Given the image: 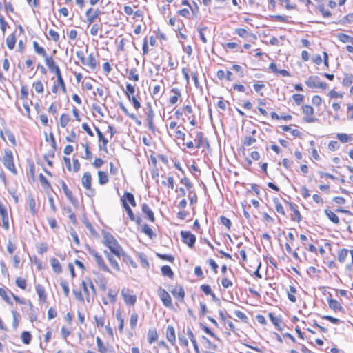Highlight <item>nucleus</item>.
<instances>
[{
    "instance_id": "20",
    "label": "nucleus",
    "mask_w": 353,
    "mask_h": 353,
    "mask_svg": "<svg viewBox=\"0 0 353 353\" xmlns=\"http://www.w3.org/2000/svg\"><path fill=\"white\" fill-rule=\"evenodd\" d=\"M123 205H124V201L129 202L132 206L136 205L134 195L130 192H125L122 197Z\"/></svg>"
},
{
    "instance_id": "15",
    "label": "nucleus",
    "mask_w": 353,
    "mask_h": 353,
    "mask_svg": "<svg viewBox=\"0 0 353 353\" xmlns=\"http://www.w3.org/2000/svg\"><path fill=\"white\" fill-rule=\"evenodd\" d=\"M1 137L3 140H6V139L12 144V145H16V139L14 135L9 130H6L3 133L1 132Z\"/></svg>"
},
{
    "instance_id": "9",
    "label": "nucleus",
    "mask_w": 353,
    "mask_h": 353,
    "mask_svg": "<svg viewBox=\"0 0 353 353\" xmlns=\"http://www.w3.org/2000/svg\"><path fill=\"white\" fill-rule=\"evenodd\" d=\"M60 183L67 199L72 204L76 205L78 203V201L77 198L73 196L72 192L68 189L66 183L63 181H61Z\"/></svg>"
},
{
    "instance_id": "2",
    "label": "nucleus",
    "mask_w": 353,
    "mask_h": 353,
    "mask_svg": "<svg viewBox=\"0 0 353 353\" xmlns=\"http://www.w3.org/2000/svg\"><path fill=\"white\" fill-rule=\"evenodd\" d=\"M89 254L94 258L99 268L106 272H111L108 266L105 263L102 256L94 250H89Z\"/></svg>"
},
{
    "instance_id": "55",
    "label": "nucleus",
    "mask_w": 353,
    "mask_h": 353,
    "mask_svg": "<svg viewBox=\"0 0 353 353\" xmlns=\"http://www.w3.org/2000/svg\"><path fill=\"white\" fill-rule=\"evenodd\" d=\"M1 219H2V226L3 228L6 230H8L9 229V219H8V214H4L3 216H1Z\"/></svg>"
},
{
    "instance_id": "8",
    "label": "nucleus",
    "mask_w": 353,
    "mask_h": 353,
    "mask_svg": "<svg viewBox=\"0 0 353 353\" xmlns=\"http://www.w3.org/2000/svg\"><path fill=\"white\" fill-rule=\"evenodd\" d=\"M303 112L307 116L305 117L304 121L306 123H313L314 122L316 119L313 117L312 115L314 114V108L308 105H305L302 107Z\"/></svg>"
},
{
    "instance_id": "33",
    "label": "nucleus",
    "mask_w": 353,
    "mask_h": 353,
    "mask_svg": "<svg viewBox=\"0 0 353 353\" xmlns=\"http://www.w3.org/2000/svg\"><path fill=\"white\" fill-rule=\"evenodd\" d=\"M33 47L34 49V51L38 54L43 57L44 58L47 56L46 50L43 47H41L39 46L38 43L37 41L33 42Z\"/></svg>"
},
{
    "instance_id": "37",
    "label": "nucleus",
    "mask_w": 353,
    "mask_h": 353,
    "mask_svg": "<svg viewBox=\"0 0 353 353\" xmlns=\"http://www.w3.org/2000/svg\"><path fill=\"white\" fill-rule=\"evenodd\" d=\"M116 318L117 321L119 322V330L122 332L124 327V319L122 317L121 312L120 311H117Z\"/></svg>"
},
{
    "instance_id": "36",
    "label": "nucleus",
    "mask_w": 353,
    "mask_h": 353,
    "mask_svg": "<svg viewBox=\"0 0 353 353\" xmlns=\"http://www.w3.org/2000/svg\"><path fill=\"white\" fill-rule=\"evenodd\" d=\"M45 61L46 65L48 67L50 71L57 66L52 57L46 56L45 57Z\"/></svg>"
},
{
    "instance_id": "51",
    "label": "nucleus",
    "mask_w": 353,
    "mask_h": 353,
    "mask_svg": "<svg viewBox=\"0 0 353 353\" xmlns=\"http://www.w3.org/2000/svg\"><path fill=\"white\" fill-rule=\"evenodd\" d=\"M28 206L30 208V210L32 214H35L36 212V202L35 200L30 197L28 199Z\"/></svg>"
},
{
    "instance_id": "7",
    "label": "nucleus",
    "mask_w": 353,
    "mask_h": 353,
    "mask_svg": "<svg viewBox=\"0 0 353 353\" xmlns=\"http://www.w3.org/2000/svg\"><path fill=\"white\" fill-rule=\"evenodd\" d=\"M181 235L183 243L192 248L196 241V236L188 231H181Z\"/></svg>"
},
{
    "instance_id": "3",
    "label": "nucleus",
    "mask_w": 353,
    "mask_h": 353,
    "mask_svg": "<svg viewBox=\"0 0 353 353\" xmlns=\"http://www.w3.org/2000/svg\"><path fill=\"white\" fill-rule=\"evenodd\" d=\"M3 163L4 166L12 173L17 174V170L13 162L12 152L10 150H5V155L3 157Z\"/></svg>"
},
{
    "instance_id": "32",
    "label": "nucleus",
    "mask_w": 353,
    "mask_h": 353,
    "mask_svg": "<svg viewBox=\"0 0 353 353\" xmlns=\"http://www.w3.org/2000/svg\"><path fill=\"white\" fill-rule=\"evenodd\" d=\"M273 203H274V208H275L276 212L282 215H284L285 214L284 208L282 206L281 203L279 202V199L274 198L273 199Z\"/></svg>"
},
{
    "instance_id": "42",
    "label": "nucleus",
    "mask_w": 353,
    "mask_h": 353,
    "mask_svg": "<svg viewBox=\"0 0 353 353\" xmlns=\"http://www.w3.org/2000/svg\"><path fill=\"white\" fill-rule=\"evenodd\" d=\"M281 128H282V130L285 132L290 131L294 137H299L301 134V132L299 130H297V129L292 130L291 128L288 125H283Z\"/></svg>"
},
{
    "instance_id": "48",
    "label": "nucleus",
    "mask_w": 353,
    "mask_h": 353,
    "mask_svg": "<svg viewBox=\"0 0 353 353\" xmlns=\"http://www.w3.org/2000/svg\"><path fill=\"white\" fill-rule=\"evenodd\" d=\"M33 87L37 93H43V85L41 81H38L33 84Z\"/></svg>"
},
{
    "instance_id": "1",
    "label": "nucleus",
    "mask_w": 353,
    "mask_h": 353,
    "mask_svg": "<svg viewBox=\"0 0 353 353\" xmlns=\"http://www.w3.org/2000/svg\"><path fill=\"white\" fill-rule=\"evenodd\" d=\"M103 243L115 256H119L120 255L123 254V248L111 234L105 232L103 234Z\"/></svg>"
},
{
    "instance_id": "12",
    "label": "nucleus",
    "mask_w": 353,
    "mask_h": 353,
    "mask_svg": "<svg viewBox=\"0 0 353 353\" xmlns=\"http://www.w3.org/2000/svg\"><path fill=\"white\" fill-rule=\"evenodd\" d=\"M105 256L108 258L110 265L112 266V268L117 272L120 271V267L116 259L114 258L112 254L110 253L109 252L105 250L103 252Z\"/></svg>"
},
{
    "instance_id": "47",
    "label": "nucleus",
    "mask_w": 353,
    "mask_h": 353,
    "mask_svg": "<svg viewBox=\"0 0 353 353\" xmlns=\"http://www.w3.org/2000/svg\"><path fill=\"white\" fill-rule=\"evenodd\" d=\"M0 296L8 303H11V300L9 296L8 295L7 291L6 289L0 288Z\"/></svg>"
},
{
    "instance_id": "58",
    "label": "nucleus",
    "mask_w": 353,
    "mask_h": 353,
    "mask_svg": "<svg viewBox=\"0 0 353 353\" xmlns=\"http://www.w3.org/2000/svg\"><path fill=\"white\" fill-rule=\"evenodd\" d=\"M292 98L297 105H300L303 101L304 99L303 95L300 94H294L292 96Z\"/></svg>"
},
{
    "instance_id": "23",
    "label": "nucleus",
    "mask_w": 353,
    "mask_h": 353,
    "mask_svg": "<svg viewBox=\"0 0 353 353\" xmlns=\"http://www.w3.org/2000/svg\"><path fill=\"white\" fill-rule=\"evenodd\" d=\"M325 214L332 223L335 224H338L339 223V219L338 216L332 211L326 209L325 210Z\"/></svg>"
},
{
    "instance_id": "46",
    "label": "nucleus",
    "mask_w": 353,
    "mask_h": 353,
    "mask_svg": "<svg viewBox=\"0 0 353 353\" xmlns=\"http://www.w3.org/2000/svg\"><path fill=\"white\" fill-rule=\"evenodd\" d=\"M353 81V75L346 74H345V77L343 79L342 83L343 85L348 86L350 85Z\"/></svg>"
},
{
    "instance_id": "19",
    "label": "nucleus",
    "mask_w": 353,
    "mask_h": 353,
    "mask_svg": "<svg viewBox=\"0 0 353 353\" xmlns=\"http://www.w3.org/2000/svg\"><path fill=\"white\" fill-rule=\"evenodd\" d=\"M153 118H154V112H153V110L152 109H150L148 113L146 120L148 122V128L152 132H154V130H155V127H154V125L153 123Z\"/></svg>"
},
{
    "instance_id": "44",
    "label": "nucleus",
    "mask_w": 353,
    "mask_h": 353,
    "mask_svg": "<svg viewBox=\"0 0 353 353\" xmlns=\"http://www.w3.org/2000/svg\"><path fill=\"white\" fill-rule=\"evenodd\" d=\"M336 137L341 143H346L352 139L350 136L345 133H338Z\"/></svg>"
},
{
    "instance_id": "34",
    "label": "nucleus",
    "mask_w": 353,
    "mask_h": 353,
    "mask_svg": "<svg viewBox=\"0 0 353 353\" xmlns=\"http://www.w3.org/2000/svg\"><path fill=\"white\" fill-rule=\"evenodd\" d=\"M171 91L174 93V95L170 97V103L171 104H175L181 97V93L177 88H173Z\"/></svg>"
},
{
    "instance_id": "6",
    "label": "nucleus",
    "mask_w": 353,
    "mask_h": 353,
    "mask_svg": "<svg viewBox=\"0 0 353 353\" xmlns=\"http://www.w3.org/2000/svg\"><path fill=\"white\" fill-rule=\"evenodd\" d=\"M157 294L165 307H171L172 306L171 296L165 290L159 288L157 290Z\"/></svg>"
},
{
    "instance_id": "24",
    "label": "nucleus",
    "mask_w": 353,
    "mask_h": 353,
    "mask_svg": "<svg viewBox=\"0 0 353 353\" xmlns=\"http://www.w3.org/2000/svg\"><path fill=\"white\" fill-rule=\"evenodd\" d=\"M158 339V334L155 329H150L148 333V341L150 344L153 343Z\"/></svg>"
},
{
    "instance_id": "52",
    "label": "nucleus",
    "mask_w": 353,
    "mask_h": 353,
    "mask_svg": "<svg viewBox=\"0 0 353 353\" xmlns=\"http://www.w3.org/2000/svg\"><path fill=\"white\" fill-rule=\"evenodd\" d=\"M60 285L61 286V288L63 290V293H64L65 296H68L70 290H69L68 282L65 281H61L60 283Z\"/></svg>"
},
{
    "instance_id": "28",
    "label": "nucleus",
    "mask_w": 353,
    "mask_h": 353,
    "mask_svg": "<svg viewBox=\"0 0 353 353\" xmlns=\"http://www.w3.org/2000/svg\"><path fill=\"white\" fill-rule=\"evenodd\" d=\"M337 38L343 43H353V37L343 33L338 34Z\"/></svg>"
},
{
    "instance_id": "49",
    "label": "nucleus",
    "mask_w": 353,
    "mask_h": 353,
    "mask_svg": "<svg viewBox=\"0 0 353 353\" xmlns=\"http://www.w3.org/2000/svg\"><path fill=\"white\" fill-rule=\"evenodd\" d=\"M203 134L201 132H198L195 138L196 147L200 148L202 144Z\"/></svg>"
},
{
    "instance_id": "50",
    "label": "nucleus",
    "mask_w": 353,
    "mask_h": 353,
    "mask_svg": "<svg viewBox=\"0 0 353 353\" xmlns=\"http://www.w3.org/2000/svg\"><path fill=\"white\" fill-rule=\"evenodd\" d=\"M203 339L206 343L205 347L209 348V349H212L213 350H217V348H218L217 345L216 344H214V343H212L208 339H207L205 336H203Z\"/></svg>"
},
{
    "instance_id": "26",
    "label": "nucleus",
    "mask_w": 353,
    "mask_h": 353,
    "mask_svg": "<svg viewBox=\"0 0 353 353\" xmlns=\"http://www.w3.org/2000/svg\"><path fill=\"white\" fill-rule=\"evenodd\" d=\"M119 258H122L123 261L125 262L127 264L132 265L133 268H137L136 263L132 260V259L126 254L123 250V254L118 256Z\"/></svg>"
},
{
    "instance_id": "14",
    "label": "nucleus",
    "mask_w": 353,
    "mask_h": 353,
    "mask_svg": "<svg viewBox=\"0 0 353 353\" xmlns=\"http://www.w3.org/2000/svg\"><path fill=\"white\" fill-rule=\"evenodd\" d=\"M171 293L173 294L174 297H176L179 301H183L185 296V292L182 287L178 286L175 287L172 291Z\"/></svg>"
},
{
    "instance_id": "4",
    "label": "nucleus",
    "mask_w": 353,
    "mask_h": 353,
    "mask_svg": "<svg viewBox=\"0 0 353 353\" xmlns=\"http://www.w3.org/2000/svg\"><path fill=\"white\" fill-rule=\"evenodd\" d=\"M305 84L312 88H318L323 90L327 88V83L322 82L320 81L319 78L317 76H312L310 77L307 80L305 81Z\"/></svg>"
},
{
    "instance_id": "40",
    "label": "nucleus",
    "mask_w": 353,
    "mask_h": 353,
    "mask_svg": "<svg viewBox=\"0 0 353 353\" xmlns=\"http://www.w3.org/2000/svg\"><path fill=\"white\" fill-rule=\"evenodd\" d=\"M70 121V117L68 114H63L60 117L59 123L62 128H65Z\"/></svg>"
},
{
    "instance_id": "43",
    "label": "nucleus",
    "mask_w": 353,
    "mask_h": 353,
    "mask_svg": "<svg viewBox=\"0 0 353 353\" xmlns=\"http://www.w3.org/2000/svg\"><path fill=\"white\" fill-rule=\"evenodd\" d=\"M96 342L99 352L101 353H105L107 349L103 345L101 339L99 337H97Z\"/></svg>"
},
{
    "instance_id": "11",
    "label": "nucleus",
    "mask_w": 353,
    "mask_h": 353,
    "mask_svg": "<svg viewBox=\"0 0 353 353\" xmlns=\"http://www.w3.org/2000/svg\"><path fill=\"white\" fill-rule=\"evenodd\" d=\"M84 65L88 67L92 70H94L97 68V63L93 53H90L88 58H86Z\"/></svg>"
},
{
    "instance_id": "16",
    "label": "nucleus",
    "mask_w": 353,
    "mask_h": 353,
    "mask_svg": "<svg viewBox=\"0 0 353 353\" xmlns=\"http://www.w3.org/2000/svg\"><path fill=\"white\" fill-rule=\"evenodd\" d=\"M142 211L151 222H154L155 218L154 213L146 203L142 205Z\"/></svg>"
},
{
    "instance_id": "21",
    "label": "nucleus",
    "mask_w": 353,
    "mask_h": 353,
    "mask_svg": "<svg viewBox=\"0 0 353 353\" xmlns=\"http://www.w3.org/2000/svg\"><path fill=\"white\" fill-rule=\"evenodd\" d=\"M166 336L167 339L172 343L175 341L176 336H175V331L172 326H168L166 329Z\"/></svg>"
},
{
    "instance_id": "56",
    "label": "nucleus",
    "mask_w": 353,
    "mask_h": 353,
    "mask_svg": "<svg viewBox=\"0 0 353 353\" xmlns=\"http://www.w3.org/2000/svg\"><path fill=\"white\" fill-rule=\"evenodd\" d=\"M235 33L242 38H245L248 35V32L244 28H236Z\"/></svg>"
},
{
    "instance_id": "41",
    "label": "nucleus",
    "mask_w": 353,
    "mask_h": 353,
    "mask_svg": "<svg viewBox=\"0 0 353 353\" xmlns=\"http://www.w3.org/2000/svg\"><path fill=\"white\" fill-rule=\"evenodd\" d=\"M129 79L132 80L134 81H138L139 79V76L137 72L136 68H131L129 72Z\"/></svg>"
},
{
    "instance_id": "29",
    "label": "nucleus",
    "mask_w": 353,
    "mask_h": 353,
    "mask_svg": "<svg viewBox=\"0 0 353 353\" xmlns=\"http://www.w3.org/2000/svg\"><path fill=\"white\" fill-rule=\"evenodd\" d=\"M161 273L163 276H166L170 279L173 278L174 273L169 265H163L161 268Z\"/></svg>"
},
{
    "instance_id": "5",
    "label": "nucleus",
    "mask_w": 353,
    "mask_h": 353,
    "mask_svg": "<svg viewBox=\"0 0 353 353\" xmlns=\"http://www.w3.org/2000/svg\"><path fill=\"white\" fill-rule=\"evenodd\" d=\"M121 293L126 304L131 305H134L137 301V297L132 293L130 289L124 288L121 290Z\"/></svg>"
},
{
    "instance_id": "59",
    "label": "nucleus",
    "mask_w": 353,
    "mask_h": 353,
    "mask_svg": "<svg viewBox=\"0 0 353 353\" xmlns=\"http://www.w3.org/2000/svg\"><path fill=\"white\" fill-rule=\"evenodd\" d=\"M339 148V144L336 141H331L328 144V148L331 151H335Z\"/></svg>"
},
{
    "instance_id": "27",
    "label": "nucleus",
    "mask_w": 353,
    "mask_h": 353,
    "mask_svg": "<svg viewBox=\"0 0 353 353\" xmlns=\"http://www.w3.org/2000/svg\"><path fill=\"white\" fill-rule=\"evenodd\" d=\"M99 176V183L101 185H104L107 183L109 181L108 175L107 172L99 171L98 172Z\"/></svg>"
},
{
    "instance_id": "61",
    "label": "nucleus",
    "mask_w": 353,
    "mask_h": 353,
    "mask_svg": "<svg viewBox=\"0 0 353 353\" xmlns=\"http://www.w3.org/2000/svg\"><path fill=\"white\" fill-rule=\"evenodd\" d=\"M143 232L150 238H152L154 234L152 230L148 225H143Z\"/></svg>"
},
{
    "instance_id": "17",
    "label": "nucleus",
    "mask_w": 353,
    "mask_h": 353,
    "mask_svg": "<svg viewBox=\"0 0 353 353\" xmlns=\"http://www.w3.org/2000/svg\"><path fill=\"white\" fill-rule=\"evenodd\" d=\"M328 305L329 307L335 312H342L343 310V307L341 305L339 301L335 299L328 300Z\"/></svg>"
},
{
    "instance_id": "31",
    "label": "nucleus",
    "mask_w": 353,
    "mask_h": 353,
    "mask_svg": "<svg viewBox=\"0 0 353 353\" xmlns=\"http://www.w3.org/2000/svg\"><path fill=\"white\" fill-rule=\"evenodd\" d=\"M134 93H135L134 86L131 85L130 83H127L125 94L129 101H131V97H133Z\"/></svg>"
},
{
    "instance_id": "57",
    "label": "nucleus",
    "mask_w": 353,
    "mask_h": 353,
    "mask_svg": "<svg viewBox=\"0 0 353 353\" xmlns=\"http://www.w3.org/2000/svg\"><path fill=\"white\" fill-rule=\"evenodd\" d=\"M256 141V139L252 137H246L243 141V144L245 146H250Z\"/></svg>"
},
{
    "instance_id": "35",
    "label": "nucleus",
    "mask_w": 353,
    "mask_h": 353,
    "mask_svg": "<svg viewBox=\"0 0 353 353\" xmlns=\"http://www.w3.org/2000/svg\"><path fill=\"white\" fill-rule=\"evenodd\" d=\"M36 290L39 299L43 301H46V295L45 294L44 288L41 285H37L36 287Z\"/></svg>"
},
{
    "instance_id": "53",
    "label": "nucleus",
    "mask_w": 353,
    "mask_h": 353,
    "mask_svg": "<svg viewBox=\"0 0 353 353\" xmlns=\"http://www.w3.org/2000/svg\"><path fill=\"white\" fill-rule=\"evenodd\" d=\"M119 106L121 108V109L122 110V111L128 116L129 117L130 119H136V116L135 114H132V113H130L128 110V109L125 107V105L122 103H119Z\"/></svg>"
},
{
    "instance_id": "25",
    "label": "nucleus",
    "mask_w": 353,
    "mask_h": 353,
    "mask_svg": "<svg viewBox=\"0 0 353 353\" xmlns=\"http://www.w3.org/2000/svg\"><path fill=\"white\" fill-rule=\"evenodd\" d=\"M50 264L54 272L57 273H60L61 272V265L57 259L52 258L50 259Z\"/></svg>"
},
{
    "instance_id": "39",
    "label": "nucleus",
    "mask_w": 353,
    "mask_h": 353,
    "mask_svg": "<svg viewBox=\"0 0 353 353\" xmlns=\"http://www.w3.org/2000/svg\"><path fill=\"white\" fill-rule=\"evenodd\" d=\"M21 339L23 343L29 344L32 339V336L28 332H23L21 335Z\"/></svg>"
},
{
    "instance_id": "45",
    "label": "nucleus",
    "mask_w": 353,
    "mask_h": 353,
    "mask_svg": "<svg viewBox=\"0 0 353 353\" xmlns=\"http://www.w3.org/2000/svg\"><path fill=\"white\" fill-rule=\"evenodd\" d=\"M208 30V28L207 27H203V28H198V31H199V37H200V39L201 40V41L203 43H207V39L205 36V32Z\"/></svg>"
},
{
    "instance_id": "38",
    "label": "nucleus",
    "mask_w": 353,
    "mask_h": 353,
    "mask_svg": "<svg viewBox=\"0 0 353 353\" xmlns=\"http://www.w3.org/2000/svg\"><path fill=\"white\" fill-rule=\"evenodd\" d=\"M138 321V314L136 312H133L130 315V325L132 330L135 329Z\"/></svg>"
},
{
    "instance_id": "30",
    "label": "nucleus",
    "mask_w": 353,
    "mask_h": 353,
    "mask_svg": "<svg viewBox=\"0 0 353 353\" xmlns=\"http://www.w3.org/2000/svg\"><path fill=\"white\" fill-rule=\"evenodd\" d=\"M16 43V37L14 34L8 36L6 39V45L8 48L10 50H12L14 48Z\"/></svg>"
},
{
    "instance_id": "13",
    "label": "nucleus",
    "mask_w": 353,
    "mask_h": 353,
    "mask_svg": "<svg viewBox=\"0 0 353 353\" xmlns=\"http://www.w3.org/2000/svg\"><path fill=\"white\" fill-rule=\"evenodd\" d=\"M92 176L90 173L85 172L81 178L82 185L86 189L90 190L91 188Z\"/></svg>"
},
{
    "instance_id": "10",
    "label": "nucleus",
    "mask_w": 353,
    "mask_h": 353,
    "mask_svg": "<svg viewBox=\"0 0 353 353\" xmlns=\"http://www.w3.org/2000/svg\"><path fill=\"white\" fill-rule=\"evenodd\" d=\"M101 14V10L92 8H89L86 12V19L89 23H92Z\"/></svg>"
},
{
    "instance_id": "18",
    "label": "nucleus",
    "mask_w": 353,
    "mask_h": 353,
    "mask_svg": "<svg viewBox=\"0 0 353 353\" xmlns=\"http://www.w3.org/2000/svg\"><path fill=\"white\" fill-rule=\"evenodd\" d=\"M349 252H350V251L347 249H345V248L341 249L338 252V255H337L338 261L341 263H345L346 258L348 256Z\"/></svg>"
},
{
    "instance_id": "64",
    "label": "nucleus",
    "mask_w": 353,
    "mask_h": 353,
    "mask_svg": "<svg viewBox=\"0 0 353 353\" xmlns=\"http://www.w3.org/2000/svg\"><path fill=\"white\" fill-rule=\"evenodd\" d=\"M221 284L225 288H228L233 285L232 282L228 278H223L221 281Z\"/></svg>"
},
{
    "instance_id": "54",
    "label": "nucleus",
    "mask_w": 353,
    "mask_h": 353,
    "mask_svg": "<svg viewBox=\"0 0 353 353\" xmlns=\"http://www.w3.org/2000/svg\"><path fill=\"white\" fill-rule=\"evenodd\" d=\"M16 285H17L19 288H21V289H23V290H24V289H26V280H25L24 279H22V278H21V277H19V278H17V279H16Z\"/></svg>"
},
{
    "instance_id": "60",
    "label": "nucleus",
    "mask_w": 353,
    "mask_h": 353,
    "mask_svg": "<svg viewBox=\"0 0 353 353\" xmlns=\"http://www.w3.org/2000/svg\"><path fill=\"white\" fill-rule=\"evenodd\" d=\"M48 34L50 35V38L54 41H57L59 39V35L58 32L52 29H50L48 31Z\"/></svg>"
},
{
    "instance_id": "63",
    "label": "nucleus",
    "mask_w": 353,
    "mask_h": 353,
    "mask_svg": "<svg viewBox=\"0 0 353 353\" xmlns=\"http://www.w3.org/2000/svg\"><path fill=\"white\" fill-rule=\"evenodd\" d=\"M221 223L227 227L228 229H230L231 227L230 220L225 216H221L220 218Z\"/></svg>"
},
{
    "instance_id": "22",
    "label": "nucleus",
    "mask_w": 353,
    "mask_h": 353,
    "mask_svg": "<svg viewBox=\"0 0 353 353\" xmlns=\"http://www.w3.org/2000/svg\"><path fill=\"white\" fill-rule=\"evenodd\" d=\"M124 208L125 209L129 218L134 221H136L137 223H140L141 219L139 217L136 218L132 212V210L130 208V206L128 205L126 202L124 201Z\"/></svg>"
},
{
    "instance_id": "62",
    "label": "nucleus",
    "mask_w": 353,
    "mask_h": 353,
    "mask_svg": "<svg viewBox=\"0 0 353 353\" xmlns=\"http://www.w3.org/2000/svg\"><path fill=\"white\" fill-rule=\"evenodd\" d=\"M269 317L272 322V323L277 327H279V323L280 320L279 318L274 316V315L272 313L269 314Z\"/></svg>"
}]
</instances>
